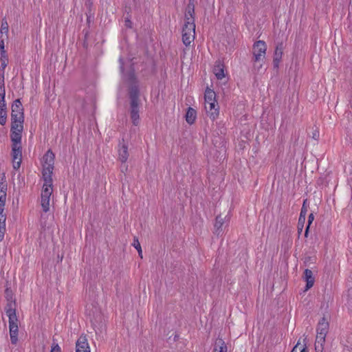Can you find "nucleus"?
Instances as JSON below:
<instances>
[{
    "mask_svg": "<svg viewBox=\"0 0 352 352\" xmlns=\"http://www.w3.org/2000/svg\"><path fill=\"white\" fill-rule=\"evenodd\" d=\"M22 104L20 99L12 105L10 140L11 160L14 169L19 170L22 162Z\"/></svg>",
    "mask_w": 352,
    "mask_h": 352,
    "instance_id": "1",
    "label": "nucleus"
},
{
    "mask_svg": "<svg viewBox=\"0 0 352 352\" xmlns=\"http://www.w3.org/2000/svg\"><path fill=\"white\" fill-rule=\"evenodd\" d=\"M55 155L48 150L42 160V179L43 181L41 190V206L44 212H48L53 204V181L52 174L54 166Z\"/></svg>",
    "mask_w": 352,
    "mask_h": 352,
    "instance_id": "2",
    "label": "nucleus"
},
{
    "mask_svg": "<svg viewBox=\"0 0 352 352\" xmlns=\"http://www.w3.org/2000/svg\"><path fill=\"white\" fill-rule=\"evenodd\" d=\"M195 8L193 2L190 3L185 15V22L182 30V41L186 46H189L195 38Z\"/></svg>",
    "mask_w": 352,
    "mask_h": 352,
    "instance_id": "3",
    "label": "nucleus"
},
{
    "mask_svg": "<svg viewBox=\"0 0 352 352\" xmlns=\"http://www.w3.org/2000/svg\"><path fill=\"white\" fill-rule=\"evenodd\" d=\"M124 81L129 87L131 86L130 91V97L131 99V118L134 125H138L140 120L138 109V90L133 85L135 82V78L133 73H130L124 76Z\"/></svg>",
    "mask_w": 352,
    "mask_h": 352,
    "instance_id": "4",
    "label": "nucleus"
},
{
    "mask_svg": "<svg viewBox=\"0 0 352 352\" xmlns=\"http://www.w3.org/2000/svg\"><path fill=\"white\" fill-rule=\"evenodd\" d=\"M204 109L207 116L212 120L217 118L219 114V107L214 91L207 87L204 94Z\"/></svg>",
    "mask_w": 352,
    "mask_h": 352,
    "instance_id": "5",
    "label": "nucleus"
},
{
    "mask_svg": "<svg viewBox=\"0 0 352 352\" xmlns=\"http://www.w3.org/2000/svg\"><path fill=\"white\" fill-rule=\"evenodd\" d=\"M7 315L9 318V331L10 337L12 344H16L18 342V333H19V321L14 309H9L7 311Z\"/></svg>",
    "mask_w": 352,
    "mask_h": 352,
    "instance_id": "6",
    "label": "nucleus"
},
{
    "mask_svg": "<svg viewBox=\"0 0 352 352\" xmlns=\"http://www.w3.org/2000/svg\"><path fill=\"white\" fill-rule=\"evenodd\" d=\"M6 90L4 80H0V124L5 125L7 121V110L5 101Z\"/></svg>",
    "mask_w": 352,
    "mask_h": 352,
    "instance_id": "7",
    "label": "nucleus"
},
{
    "mask_svg": "<svg viewBox=\"0 0 352 352\" xmlns=\"http://www.w3.org/2000/svg\"><path fill=\"white\" fill-rule=\"evenodd\" d=\"M267 46L263 41H258L253 46V55L255 61L263 60L265 57Z\"/></svg>",
    "mask_w": 352,
    "mask_h": 352,
    "instance_id": "8",
    "label": "nucleus"
},
{
    "mask_svg": "<svg viewBox=\"0 0 352 352\" xmlns=\"http://www.w3.org/2000/svg\"><path fill=\"white\" fill-rule=\"evenodd\" d=\"M76 352H91L88 340L85 336H80L76 341Z\"/></svg>",
    "mask_w": 352,
    "mask_h": 352,
    "instance_id": "9",
    "label": "nucleus"
},
{
    "mask_svg": "<svg viewBox=\"0 0 352 352\" xmlns=\"http://www.w3.org/2000/svg\"><path fill=\"white\" fill-rule=\"evenodd\" d=\"M328 326V323L324 321L321 322L320 324L319 331L316 336V340L318 343H320L321 345L324 342L327 333Z\"/></svg>",
    "mask_w": 352,
    "mask_h": 352,
    "instance_id": "10",
    "label": "nucleus"
},
{
    "mask_svg": "<svg viewBox=\"0 0 352 352\" xmlns=\"http://www.w3.org/2000/svg\"><path fill=\"white\" fill-rule=\"evenodd\" d=\"M213 73L218 80H222L223 78H226V73L223 63L220 61H217L214 66Z\"/></svg>",
    "mask_w": 352,
    "mask_h": 352,
    "instance_id": "11",
    "label": "nucleus"
},
{
    "mask_svg": "<svg viewBox=\"0 0 352 352\" xmlns=\"http://www.w3.org/2000/svg\"><path fill=\"white\" fill-rule=\"evenodd\" d=\"M118 155L119 160L121 161V162L126 163L129 157V152L128 145L124 140H122V142L120 143Z\"/></svg>",
    "mask_w": 352,
    "mask_h": 352,
    "instance_id": "12",
    "label": "nucleus"
},
{
    "mask_svg": "<svg viewBox=\"0 0 352 352\" xmlns=\"http://www.w3.org/2000/svg\"><path fill=\"white\" fill-rule=\"evenodd\" d=\"M7 186L4 183L0 184V212H5L6 201Z\"/></svg>",
    "mask_w": 352,
    "mask_h": 352,
    "instance_id": "13",
    "label": "nucleus"
},
{
    "mask_svg": "<svg viewBox=\"0 0 352 352\" xmlns=\"http://www.w3.org/2000/svg\"><path fill=\"white\" fill-rule=\"evenodd\" d=\"M304 274V278L305 280L306 281L305 290L307 291L313 287L315 282V278L312 271L309 269H306L305 270Z\"/></svg>",
    "mask_w": 352,
    "mask_h": 352,
    "instance_id": "14",
    "label": "nucleus"
},
{
    "mask_svg": "<svg viewBox=\"0 0 352 352\" xmlns=\"http://www.w3.org/2000/svg\"><path fill=\"white\" fill-rule=\"evenodd\" d=\"M185 118H186V121L189 124H193L197 118L196 111L191 107L188 108Z\"/></svg>",
    "mask_w": 352,
    "mask_h": 352,
    "instance_id": "15",
    "label": "nucleus"
},
{
    "mask_svg": "<svg viewBox=\"0 0 352 352\" xmlns=\"http://www.w3.org/2000/svg\"><path fill=\"white\" fill-rule=\"evenodd\" d=\"M283 56V50L281 47H277L274 52V67L276 69H278L279 67V63L282 58Z\"/></svg>",
    "mask_w": 352,
    "mask_h": 352,
    "instance_id": "16",
    "label": "nucleus"
},
{
    "mask_svg": "<svg viewBox=\"0 0 352 352\" xmlns=\"http://www.w3.org/2000/svg\"><path fill=\"white\" fill-rule=\"evenodd\" d=\"M8 24L7 21H3L0 29V39H8Z\"/></svg>",
    "mask_w": 352,
    "mask_h": 352,
    "instance_id": "17",
    "label": "nucleus"
},
{
    "mask_svg": "<svg viewBox=\"0 0 352 352\" xmlns=\"http://www.w3.org/2000/svg\"><path fill=\"white\" fill-rule=\"evenodd\" d=\"M292 352H307L306 344L298 341L292 349Z\"/></svg>",
    "mask_w": 352,
    "mask_h": 352,
    "instance_id": "18",
    "label": "nucleus"
},
{
    "mask_svg": "<svg viewBox=\"0 0 352 352\" xmlns=\"http://www.w3.org/2000/svg\"><path fill=\"white\" fill-rule=\"evenodd\" d=\"M306 202L307 200H305L302 204V207L301 209V212L299 217V223H300V221H302V223H305V217L307 212V208L306 207Z\"/></svg>",
    "mask_w": 352,
    "mask_h": 352,
    "instance_id": "19",
    "label": "nucleus"
},
{
    "mask_svg": "<svg viewBox=\"0 0 352 352\" xmlns=\"http://www.w3.org/2000/svg\"><path fill=\"white\" fill-rule=\"evenodd\" d=\"M133 245L138 250V254H139L140 258H142V257H143V256H142V248H141V245H140V243L139 242L138 239H134Z\"/></svg>",
    "mask_w": 352,
    "mask_h": 352,
    "instance_id": "20",
    "label": "nucleus"
},
{
    "mask_svg": "<svg viewBox=\"0 0 352 352\" xmlns=\"http://www.w3.org/2000/svg\"><path fill=\"white\" fill-rule=\"evenodd\" d=\"M224 223V220L223 218L221 217H217L216 222H215V228L217 229V231H221L222 229V226Z\"/></svg>",
    "mask_w": 352,
    "mask_h": 352,
    "instance_id": "21",
    "label": "nucleus"
},
{
    "mask_svg": "<svg viewBox=\"0 0 352 352\" xmlns=\"http://www.w3.org/2000/svg\"><path fill=\"white\" fill-rule=\"evenodd\" d=\"M6 215L5 212H0V227L6 228Z\"/></svg>",
    "mask_w": 352,
    "mask_h": 352,
    "instance_id": "22",
    "label": "nucleus"
},
{
    "mask_svg": "<svg viewBox=\"0 0 352 352\" xmlns=\"http://www.w3.org/2000/svg\"><path fill=\"white\" fill-rule=\"evenodd\" d=\"M50 352H61V349L59 344L56 342H53L51 345Z\"/></svg>",
    "mask_w": 352,
    "mask_h": 352,
    "instance_id": "23",
    "label": "nucleus"
},
{
    "mask_svg": "<svg viewBox=\"0 0 352 352\" xmlns=\"http://www.w3.org/2000/svg\"><path fill=\"white\" fill-rule=\"evenodd\" d=\"M0 50L1 53V56L4 57L5 56V41H6L8 39H0Z\"/></svg>",
    "mask_w": 352,
    "mask_h": 352,
    "instance_id": "24",
    "label": "nucleus"
},
{
    "mask_svg": "<svg viewBox=\"0 0 352 352\" xmlns=\"http://www.w3.org/2000/svg\"><path fill=\"white\" fill-rule=\"evenodd\" d=\"M314 214H313V213H311L309 215L308 225H307V226L306 228V230H305V236H307L308 231H309V226H310L311 223H312V221H314Z\"/></svg>",
    "mask_w": 352,
    "mask_h": 352,
    "instance_id": "25",
    "label": "nucleus"
},
{
    "mask_svg": "<svg viewBox=\"0 0 352 352\" xmlns=\"http://www.w3.org/2000/svg\"><path fill=\"white\" fill-rule=\"evenodd\" d=\"M218 352H228L227 346L223 341L221 342Z\"/></svg>",
    "mask_w": 352,
    "mask_h": 352,
    "instance_id": "26",
    "label": "nucleus"
},
{
    "mask_svg": "<svg viewBox=\"0 0 352 352\" xmlns=\"http://www.w3.org/2000/svg\"><path fill=\"white\" fill-rule=\"evenodd\" d=\"M6 232V228L0 227V242L3 240Z\"/></svg>",
    "mask_w": 352,
    "mask_h": 352,
    "instance_id": "27",
    "label": "nucleus"
},
{
    "mask_svg": "<svg viewBox=\"0 0 352 352\" xmlns=\"http://www.w3.org/2000/svg\"><path fill=\"white\" fill-rule=\"evenodd\" d=\"M298 226H299V230L300 231H302L303 226H304V223H302V221H300V223H298Z\"/></svg>",
    "mask_w": 352,
    "mask_h": 352,
    "instance_id": "28",
    "label": "nucleus"
}]
</instances>
